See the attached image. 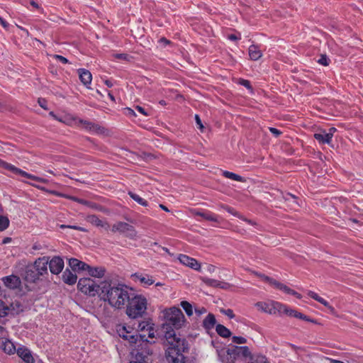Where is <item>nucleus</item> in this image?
Returning a JSON list of instances; mask_svg holds the SVG:
<instances>
[{
  "mask_svg": "<svg viewBox=\"0 0 363 363\" xmlns=\"http://www.w3.org/2000/svg\"><path fill=\"white\" fill-rule=\"evenodd\" d=\"M117 333L121 338L128 341L131 346L137 345L131 352L134 360L130 362H148L149 356L152 354V350L150 349L151 342L145 335L138 334V331H134L132 328L125 325L119 326Z\"/></svg>",
  "mask_w": 363,
  "mask_h": 363,
  "instance_id": "nucleus-1",
  "label": "nucleus"
},
{
  "mask_svg": "<svg viewBox=\"0 0 363 363\" xmlns=\"http://www.w3.org/2000/svg\"><path fill=\"white\" fill-rule=\"evenodd\" d=\"M133 289L124 284H112L110 281H103L100 298L104 301L117 309L123 308Z\"/></svg>",
  "mask_w": 363,
  "mask_h": 363,
  "instance_id": "nucleus-2",
  "label": "nucleus"
},
{
  "mask_svg": "<svg viewBox=\"0 0 363 363\" xmlns=\"http://www.w3.org/2000/svg\"><path fill=\"white\" fill-rule=\"evenodd\" d=\"M167 347L165 350V359L168 363H186V357L183 354L189 350L186 339L175 335L172 331L166 333Z\"/></svg>",
  "mask_w": 363,
  "mask_h": 363,
  "instance_id": "nucleus-3",
  "label": "nucleus"
},
{
  "mask_svg": "<svg viewBox=\"0 0 363 363\" xmlns=\"http://www.w3.org/2000/svg\"><path fill=\"white\" fill-rule=\"evenodd\" d=\"M126 303V314L129 318H141L146 313L147 301L143 295L133 292Z\"/></svg>",
  "mask_w": 363,
  "mask_h": 363,
  "instance_id": "nucleus-4",
  "label": "nucleus"
},
{
  "mask_svg": "<svg viewBox=\"0 0 363 363\" xmlns=\"http://www.w3.org/2000/svg\"><path fill=\"white\" fill-rule=\"evenodd\" d=\"M164 315L165 323L163 324V328L166 327L167 330L165 334L169 331L175 333L174 329L181 328L186 320L181 309L175 306L165 310ZM174 334L176 335V333Z\"/></svg>",
  "mask_w": 363,
  "mask_h": 363,
  "instance_id": "nucleus-5",
  "label": "nucleus"
},
{
  "mask_svg": "<svg viewBox=\"0 0 363 363\" xmlns=\"http://www.w3.org/2000/svg\"><path fill=\"white\" fill-rule=\"evenodd\" d=\"M102 282L99 285L90 278H81L77 283V289L84 294L94 296L101 291Z\"/></svg>",
  "mask_w": 363,
  "mask_h": 363,
  "instance_id": "nucleus-6",
  "label": "nucleus"
},
{
  "mask_svg": "<svg viewBox=\"0 0 363 363\" xmlns=\"http://www.w3.org/2000/svg\"><path fill=\"white\" fill-rule=\"evenodd\" d=\"M49 192L51 193L52 194L56 195L57 196L66 198V199H68L69 200L76 201V202H77L79 203H81L82 205L86 206L89 208H92V209H95V210H96L98 211H101V212H106V208H104L101 205H99V204H98L96 203L91 202V201H87V200H84V199H79V198H77L76 196H69V195H67V194L59 193V192H57L56 191H50Z\"/></svg>",
  "mask_w": 363,
  "mask_h": 363,
  "instance_id": "nucleus-7",
  "label": "nucleus"
},
{
  "mask_svg": "<svg viewBox=\"0 0 363 363\" xmlns=\"http://www.w3.org/2000/svg\"><path fill=\"white\" fill-rule=\"evenodd\" d=\"M113 233L119 232L121 233H128V237L133 238L136 235L135 228L125 222L118 221L113 225L111 228Z\"/></svg>",
  "mask_w": 363,
  "mask_h": 363,
  "instance_id": "nucleus-8",
  "label": "nucleus"
},
{
  "mask_svg": "<svg viewBox=\"0 0 363 363\" xmlns=\"http://www.w3.org/2000/svg\"><path fill=\"white\" fill-rule=\"evenodd\" d=\"M227 353L231 358H233L232 362H234V360L240 356L245 358L251 356V352L247 346H233L227 350Z\"/></svg>",
  "mask_w": 363,
  "mask_h": 363,
  "instance_id": "nucleus-9",
  "label": "nucleus"
},
{
  "mask_svg": "<svg viewBox=\"0 0 363 363\" xmlns=\"http://www.w3.org/2000/svg\"><path fill=\"white\" fill-rule=\"evenodd\" d=\"M50 271L53 274H59L64 268V260L60 256H54L51 259H48Z\"/></svg>",
  "mask_w": 363,
  "mask_h": 363,
  "instance_id": "nucleus-10",
  "label": "nucleus"
},
{
  "mask_svg": "<svg viewBox=\"0 0 363 363\" xmlns=\"http://www.w3.org/2000/svg\"><path fill=\"white\" fill-rule=\"evenodd\" d=\"M49 257H43L38 258L32 265V268L35 269L41 277L47 275L48 272V264Z\"/></svg>",
  "mask_w": 363,
  "mask_h": 363,
  "instance_id": "nucleus-11",
  "label": "nucleus"
},
{
  "mask_svg": "<svg viewBox=\"0 0 363 363\" xmlns=\"http://www.w3.org/2000/svg\"><path fill=\"white\" fill-rule=\"evenodd\" d=\"M16 306H17L16 309L14 308V303H12L10 306H7L3 301L0 300V317H5L10 312L14 314L23 311L19 303L16 302Z\"/></svg>",
  "mask_w": 363,
  "mask_h": 363,
  "instance_id": "nucleus-12",
  "label": "nucleus"
},
{
  "mask_svg": "<svg viewBox=\"0 0 363 363\" xmlns=\"http://www.w3.org/2000/svg\"><path fill=\"white\" fill-rule=\"evenodd\" d=\"M4 285L10 289H16L20 287L21 280L20 277L16 275L6 276L2 278Z\"/></svg>",
  "mask_w": 363,
  "mask_h": 363,
  "instance_id": "nucleus-13",
  "label": "nucleus"
},
{
  "mask_svg": "<svg viewBox=\"0 0 363 363\" xmlns=\"http://www.w3.org/2000/svg\"><path fill=\"white\" fill-rule=\"evenodd\" d=\"M178 259L184 265L189 267L195 270H200L201 264L194 258L190 257L186 255H179Z\"/></svg>",
  "mask_w": 363,
  "mask_h": 363,
  "instance_id": "nucleus-14",
  "label": "nucleus"
},
{
  "mask_svg": "<svg viewBox=\"0 0 363 363\" xmlns=\"http://www.w3.org/2000/svg\"><path fill=\"white\" fill-rule=\"evenodd\" d=\"M40 274L35 271V269L32 268V265H28L26 267L25 272H24V280L30 282V283H35L37 280H39L40 279Z\"/></svg>",
  "mask_w": 363,
  "mask_h": 363,
  "instance_id": "nucleus-15",
  "label": "nucleus"
},
{
  "mask_svg": "<svg viewBox=\"0 0 363 363\" xmlns=\"http://www.w3.org/2000/svg\"><path fill=\"white\" fill-rule=\"evenodd\" d=\"M68 264L74 272L86 271V269L89 267V264L76 258H70Z\"/></svg>",
  "mask_w": 363,
  "mask_h": 363,
  "instance_id": "nucleus-16",
  "label": "nucleus"
},
{
  "mask_svg": "<svg viewBox=\"0 0 363 363\" xmlns=\"http://www.w3.org/2000/svg\"><path fill=\"white\" fill-rule=\"evenodd\" d=\"M86 220L89 223L96 226L104 228L105 230H108L110 227L109 224L103 221L96 215H89L86 218Z\"/></svg>",
  "mask_w": 363,
  "mask_h": 363,
  "instance_id": "nucleus-17",
  "label": "nucleus"
},
{
  "mask_svg": "<svg viewBox=\"0 0 363 363\" xmlns=\"http://www.w3.org/2000/svg\"><path fill=\"white\" fill-rule=\"evenodd\" d=\"M62 279L65 284L73 285L77 282V276L69 269H66L62 273Z\"/></svg>",
  "mask_w": 363,
  "mask_h": 363,
  "instance_id": "nucleus-18",
  "label": "nucleus"
},
{
  "mask_svg": "<svg viewBox=\"0 0 363 363\" xmlns=\"http://www.w3.org/2000/svg\"><path fill=\"white\" fill-rule=\"evenodd\" d=\"M0 348L7 354H13L16 352V347L13 343L6 339H0Z\"/></svg>",
  "mask_w": 363,
  "mask_h": 363,
  "instance_id": "nucleus-19",
  "label": "nucleus"
},
{
  "mask_svg": "<svg viewBox=\"0 0 363 363\" xmlns=\"http://www.w3.org/2000/svg\"><path fill=\"white\" fill-rule=\"evenodd\" d=\"M78 73L79 75L80 81L85 85L88 86L91 84L92 79V75L91 72L85 69H79Z\"/></svg>",
  "mask_w": 363,
  "mask_h": 363,
  "instance_id": "nucleus-20",
  "label": "nucleus"
},
{
  "mask_svg": "<svg viewBox=\"0 0 363 363\" xmlns=\"http://www.w3.org/2000/svg\"><path fill=\"white\" fill-rule=\"evenodd\" d=\"M88 274L93 277L101 278L104 276L106 269L102 267H93L89 265V267L86 269Z\"/></svg>",
  "mask_w": 363,
  "mask_h": 363,
  "instance_id": "nucleus-21",
  "label": "nucleus"
},
{
  "mask_svg": "<svg viewBox=\"0 0 363 363\" xmlns=\"http://www.w3.org/2000/svg\"><path fill=\"white\" fill-rule=\"evenodd\" d=\"M314 138L321 144H330L332 140V133L323 131L314 134Z\"/></svg>",
  "mask_w": 363,
  "mask_h": 363,
  "instance_id": "nucleus-22",
  "label": "nucleus"
},
{
  "mask_svg": "<svg viewBox=\"0 0 363 363\" xmlns=\"http://www.w3.org/2000/svg\"><path fill=\"white\" fill-rule=\"evenodd\" d=\"M216 323V317L213 313H208V315L203 320V327L207 330H211L214 328Z\"/></svg>",
  "mask_w": 363,
  "mask_h": 363,
  "instance_id": "nucleus-23",
  "label": "nucleus"
},
{
  "mask_svg": "<svg viewBox=\"0 0 363 363\" xmlns=\"http://www.w3.org/2000/svg\"><path fill=\"white\" fill-rule=\"evenodd\" d=\"M248 52L250 57L252 60H257L262 55L261 50L255 45H250Z\"/></svg>",
  "mask_w": 363,
  "mask_h": 363,
  "instance_id": "nucleus-24",
  "label": "nucleus"
},
{
  "mask_svg": "<svg viewBox=\"0 0 363 363\" xmlns=\"http://www.w3.org/2000/svg\"><path fill=\"white\" fill-rule=\"evenodd\" d=\"M192 213L195 216H201L206 220H210V221H213V222H217V220H218L216 216L211 213H205V212L199 211L197 210H193Z\"/></svg>",
  "mask_w": 363,
  "mask_h": 363,
  "instance_id": "nucleus-25",
  "label": "nucleus"
},
{
  "mask_svg": "<svg viewBox=\"0 0 363 363\" xmlns=\"http://www.w3.org/2000/svg\"><path fill=\"white\" fill-rule=\"evenodd\" d=\"M136 279H138L142 284L145 285H152L154 284L155 281L152 279V277L149 275H143L141 274L135 273L133 274Z\"/></svg>",
  "mask_w": 363,
  "mask_h": 363,
  "instance_id": "nucleus-26",
  "label": "nucleus"
},
{
  "mask_svg": "<svg viewBox=\"0 0 363 363\" xmlns=\"http://www.w3.org/2000/svg\"><path fill=\"white\" fill-rule=\"evenodd\" d=\"M256 306L260 309L261 311L269 313V314H274V309L272 308V302L270 304H268L264 302H257L256 303Z\"/></svg>",
  "mask_w": 363,
  "mask_h": 363,
  "instance_id": "nucleus-27",
  "label": "nucleus"
},
{
  "mask_svg": "<svg viewBox=\"0 0 363 363\" xmlns=\"http://www.w3.org/2000/svg\"><path fill=\"white\" fill-rule=\"evenodd\" d=\"M216 330L217 333L222 337L227 338L231 335V332L230 330L221 324H218L216 325Z\"/></svg>",
  "mask_w": 363,
  "mask_h": 363,
  "instance_id": "nucleus-28",
  "label": "nucleus"
},
{
  "mask_svg": "<svg viewBox=\"0 0 363 363\" xmlns=\"http://www.w3.org/2000/svg\"><path fill=\"white\" fill-rule=\"evenodd\" d=\"M250 363H269L265 356L262 354H252L249 357Z\"/></svg>",
  "mask_w": 363,
  "mask_h": 363,
  "instance_id": "nucleus-29",
  "label": "nucleus"
},
{
  "mask_svg": "<svg viewBox=\"0 0 363 363\" xmlns=\"http://www.w3.org/2000/svg\"><path fill=\"white\" fill-rule=\"evenodd\" d=\"M223 175L228 179H230L237 182H245V179L243 177L231 172L224 171Z\"/></svg>",
  "mask_w": 363,
  "mask_h": 363,
  "instance_id": "nucleus-30",
  "label": "nucleus"
},
{
  "mask_svg": "<svg viewBox=\"0 0 363 363\" xmlns=\"http://www.w3.org/2000/svg\"><path fill=\"white\" fill-rule=\"evenodd\" d=\"M201 280L206 284L207 286L213 287V288H218L220 281L216 279H210L207 277H201Z\"/></svg>",
  "mask_w": 363,
  "mask_h": 363,
  "instance_id": "nucleus-31",
  "label": "nucleus"
},
{
  "mask_svg": "<svg viewBox=\"0 0 363 363\" xmlns=\"http://www.w3.org/2000/svg\"><path fill=\"white\" fill-rule=\"evenodd\" d=\"M272 308L274 309V314L277 312L284 313L286 310L287 306L277 301H272Z\"/></svg>",
  "mask_w": 363,
  "mask_h": 363,
  "instance_id": "nucleus-32",
  "label": "nucleus"
},
{
  "mask_svg": "<svg viewBox=\"0 0 363 363\" xmlns=\"http://www.w3.org/2000/svg\"><path fill=\"white\" fill-rule=\"evenodd\" d=\"M272 285H273L277 289H279L284 291L286 294H290L292 291V289H290L289 287H288L286 285H285L275 279L273 281Z\"/></svg>",
  "mask_w": 363,
  "mask_h": 363,
  "instance_id": "nucleus-33",
  "label": "nucleus"
},
{
  "mask_svg": "<svg viewBox=\"0 0 363 363\" xmlns=\"http://www.w3.org/2000/svg\"><path fill=\"white\" fill-rule=\"evenodd\" d=\"M272 285H273L277 289H279L284 291L286 294H290L292 291V289H290L289 287H288L286 285H285L275 279L273 281Z\"/></svg>",
  "mask_w": 363,
  "mask_h": 363,
  "instance_id": "nucleus-34",
  "label": "nucleus"
},
{
  "mask_svg": "<svg viewBox=\"0 0 363 363\" xmlns=\"http://www.w3.org/2000/svg\"><path fill=\"white\" fill-rule=\"evenodd\" d=\"M180 306L184 310L188 316L193 315V307L189 302L186 301H182L180 303Z\"/></svg>",
  "mask_w": 363,
  "mask_h": 363,
  "instance_id": "nucleus-35",
  "label": "nucleus"
},
{
  "mask_svg": "<svg viewBox=\"0 0 363 363\" xmlns=\"http://www.w3.org/2000/svg\"><path fill=\"white\" fill-rule=\"evenodd\" d=\"M24 363H35V358L31 351L24 347Z\"/></svg>",
  "mask_w": 363,
  "mask_h": 363,
  "instance_id": "nucleus-36",
  "label": "nucleus"
},
{
  "mask_svg": "<svg viewBox=\"0 0 363 363\" xmlns=\"http://www.w3.org/2000/svg\"><path fill=\"white\" fill-rule=\"evenodd\" d=\"M128 195L130 196V197L131 199H133L135 201H136L139 204H140V205H142L143 206H147V201H145V199H142L138 194H135V193H133L132 191H129L128 192Z\"/></svg>",
  "mask_w": 363,
  "mask_h": 363,
  "instance_id": "nucleus-37",
  "label": "nucleus"
},
{
  "mask_svg": "<svg viewBox=\"0 0 363 363\" xmlns=\"http://www.w3.org/2000/svg\"><path fill=\"white\" fill-rule=\"evenodd\" d=\"M293 317L294 318H299V319H302L303 320H306L307 322H310V323H317V321L316 320H314V319H312L310 317L297 311H295L294 313V315Z\"/></svg>",
  "mask_w": 363,
  "mask_h": 363,
  "instance_id": "nucleus-38",
  "label": "nucleus"
},
{
  "mask_svg": "<svg viewBox=\"0 0 363 363\" xmlns=\"http://www.w3.org/2000/svg\"><path fill=\"white\" fill-rule=\"evenodd\" d=\"M250 272H252V274H255V276L259 277L260 279H262V280H264V281H267L268 282L269 284H270L271 285L272 284L273 281H274V279L264 274H262V273H259L258 272H256V271H252V270H250Z\"/></svg>",
  "mask_w": 363,
  "mask_h": 363,
  "instance_id": "nucleus-39",
  "label": "nucleus"
},
{
  "mask_svg": "<svg viewBox=\"0 0 363 363\" xmlns=\"http://www.w3.org/2000/svg\"><path fill=\"white\" fill-rule=\"evenodd\" d=\"M9 225V220L7 217L0 215V232L6 230Z\"/></svg>",
  "mask_w": 363,
  "mask_h": 363,
  "instance_id": "nucleus-40",
  "label": "nucleus"
},
{
  "mask_svg": "<svg viewBox=\"0 0 363 363\" xmlns=\"http://www.w3.org/2000/svg\"><path fill=\"white\" fill-rule=\"evenodd\" d=\"M24 177L28 178V179H31L33 181L40 182V183H46L48 182L47 179H45L31 175L26 172H24Z\"/></svg>",
  "mask_w": 363,
  "mask_h": 363,
  "instance_id": "nucleus-41",
  "label": "nucleus"
},
{
  "mask_svg": "<svg viewBox=\"0 0 363 363\" xmlns=\"http://www.w3.org/2000/svg\"><path fill=\"white\" fill-rule=\"evenodd\" d=\"M151 324L152 323H150L149 321H142L138 323L137 331L138 332L147 330V329L150 326Z\"/></svg>",
  "mask_w": 363,
  "mask_h": 363,
  "instance_id": "nucleus-42",
  "label": "nucleus"
},
{
  "mask_svg": "<svg viewBox=\"0 0 363 363\" xmlns=\"http://www.w3.org/2000/svg\"><path fill=\"white\" fill-rule=\"evenodd\" d=\"M232 341L233 342L238 345L245 344L247 342V340L241 336H233L232 337Z\"/></svg>",
  "mask_w": 363,
  "mask_h": 363,
  "instance_id": "nucleus-43",
  "label": "nucleus"
},
{
  "mask_svg": "<svg viewBox=\"0 0 363 363\" xmlns=\"http://www.w3.org/2000/svg\"><path fill=\"white\" fill-rule=\"evenodd\" d=\"M330 60L328 58L326 55H321L320 59L318 60V62L323 66H328L329 65Z\"/></svg>",
  "mask_w": 363,
  "mask_h": 363,
  "instance_id": "nucleus-44",
  "label": "nucleus"
},
{
  "mask_svg": "<svg viewBox=\"0 0 363 363\" xmlns=\"http://www.w3.org/2000/svg\"><path fill=\"white\" fill-rule=\"evenodd\" d=\"M114 57L116 59L126 60V61H129L130 58H131V57H130L128 54H125V53L115 54Z\"/></svg>",
  "mask_w": 363,
  "mask_h": 363,
  "instance_id": "nucleus-45",
  "label": "nucleus"
},
{
  "mask_svg": "<svg viewBox=\"0 0 363 363\" xmlns=\"http://www.w3.org/2000/svg\"><path fill=\"white\" fill-rule=\"evenodd\" d=\"M220 312L227 315L230 319L235 317V314L232 309H221Z\"/></svg>",
  "mask_w": 363,
  "mask_h": 363,
  "instance_id": "nucleus-46",
  "label": "nucleus"
},
{
  "mask_svg": "<svg viewBox=\"0 0 363 363\" xmlns=\"http://www.w3.org/2000/svg\"><path fill=\"white\" fill-rule=\"evenodd\" d=\"M241 85L244 86L245 87H246L247 89H252V87L250 84V81L247 80V79H240V82H239Z\"/></svg>",
  "mask_w": 363,
  "mask_h": 363,
  "instance_id": "nucleus-47",
  "label": "nucleus"
},
{
  "mask_svg": "<svg viewBox=\"0 0 363 363\" xmlns=\"http://www.w3.org/2000/svg\"><path fill=\"white\" fill-rule=\"evenodd\" d=\"M308 295L313 298L314 300L317 301L318 302H319V300H320L322 298V297H320V296H318L316 293H315L314 291H309L308 292Z\"/></svg>",
  "mask_w": 363,
  "mask_h": 363,
  "instance_id": "nucleus-48",
  "label": "nucleus"
},
{
  "mask_svg": "<svg viewBox=\"0 0 363 363\" xmlns=\"http://www.w3.org/2000/svg\"><path fill=\"white\" fill-rule=\"evenodd\" d=\"M9 171H11V172H13L15 174L23 175V170H21V169H18V168L14 167L12 164H11L10 167H9Z\"/></svg>",
  "mask_w": 363,
  "mask_h": 363,
  "instance_id": "nucleus-49",
  "label": "nucleus"
},
{
  "mask_svg": "<svg viewBox=\"0 0 363 363\" xmlns=\"http://www.w3.org/2000/svg\"><path fill=\"white\" fill-rule=\"evenodd\" d=\"M195 120H196V125H198V128L201 130H203V128H204V126L201 122V120L199 117V115L196 114L195 115Z\"/></svg>",
  "mask_w": 363,
  "mask_h": 363,
  "instance_id": "nucleus-50",
  "label": "nucleus"
},
{
  "mask_svg": "<svg viewBox=\"0 0 363 363\" xmlns=\"http://www.w3.org/2000/svg\"><path fill=\"white\" fill-rule=\"evenodd\" d=\"M65 228L75 229V230H78L83 231V232L86 231L84 228H83L82 227L76 226V225H60V228Z\"/></svg>",
  "mask_w": 363,
  "mask_h": 363,
  "instance_id": "nucleus-51",
  "label": "nucleus"
},
{
  "mask_svg": "<svg viewBox=\"0 0 363 363\" xmlns=\"http://www.w3.org/2000/svg\"><path fill=\"white\" fill-rule=\"evenodd\" d=\"M54 58H55L56 60H59L60 62H61L63 64L69 63V60L66 57H63L62 55H54Z\"/></svg>",
  "mask_w": 363,
  "mask_h": 363,
  "instance_id": "nucleus-52",
  "label": "nucleus"
},
{
  "mask_svg": "<svg viewBox=\"0 0 363 363\" xmlns=\"http://www.w3.org/2000/svg\"><path fill=\"white\" fill-rule=\"evenodd\" d=\"M207 312V310L204 307L201 308H195V313L196 315L200 316L201 315L206 313Z\"/></svg>",
  "mask_w": 363,
  "mask_h": 363,
  "instance_id": "nucleus-53",
  "label": "nucleus"
},
{
  "mask_svg": "<svg viewBox=\"0 0 363 363\" xmlns=\"http://www.w3.org/2000/svg\"><path fill=\"white\" fill-rule=\"evenodd\" d=\"M269 130L276 138H278L281 134V132L275 128L270 127Z\"/></svg>",
  "mask_w": 363,
  "mask_h": 363,
  "instance_id": "nucleus-54",
  "label": "nucleus"
},
{
  "mask_svg": "<svg viewBox=\"0 0 363 363\" xmlns=\"http://www.w3.org/2000/svg\"><path fill=\"white\" fill-rule=\"evenodd\" d=\"M41 248H42V246H41L40 244L35 243V244L32 246L31 249L28 250V252H29V253H30V254H33H33H34L33 250H40Z\"/></svg>",
  "mask_w": 363,
  "mask_h": 363,
  "instance_id": "nucleus-55",
  "label": "nucleus"
},
{
  "mask_svg": "<svg viewBox=\"0 0 363 363\" xmlns=\"http://www.w3.org/2000/svg\"><path fill=\"white\" fill-rule=\"evenodd\" d=\"M38 104L45 110H48L47 101L45 99H38Z\"/></svg>",
  "mask_w": 363,
  "mask_h": 363,
  "instance_id": "nucleus-56",
  "label": "nucleus"
},
{
  "mask_svg": "<svg viewBox=\"0 0 363 363\" xmlns=\"http://www.w3.org/2000/svg\"><path fill=\"white\" fill-rule=\"evenodd\" d=\"M147 331L148 332V337L153 338L155 337L154 328H153V324L152 323L147 329Z\"/></svg>",
  "mask_w": 363,
  "mask_h": 363,
  "instance_id": "nucleus-57",
  "label": "nucleus"
},
{
  "mask_svg": "<svg viewBox=\"0 0 363 363\" xmlns=\"http://www.w3.org/2000/svg\"><path fill=\"white\" fill-rule=\"evenodd\" d=\"M84 128L86 129V130H91L92 131L93 129L94 128V124L91 123V122H87V121H85L84 123Z\"/></svg>",
  "mask_w": 363,
  "mask_h": 363,
  "instance_id": "nucleus-58",
  "label": "nucleus"
},
{
  "mask_svg": "<svg viewBox=\"0 0 363 363\" xmlns=\"http://www.w3.org/2000/svg\"><path fill=\"white\" fill-rule=\"evenodd\" d=\"M230 284L229 283L225 282V281H220V285L218 286V288L225 289V290L230 289Z\"/></svg>",
  "mask_w": 363,
  "mask_h": 363,
  "instance_id": "nucleus-59",
  "label": "nucleus"
},
{
  "mask_svg": "<svg viewBox=\"0 0 363 363\" xmlns=\"http://www.w3.org/2000/svg\"><path fill=\"white\" fill-rule=\"evenodd\" d=\"M103 130L104 128L99 126V125L94 124V128L92 131L96 133H104Z\"/></svg>",
  "mask_w": 363,
  "mask_h": 363,
  "instance_id": "nucleus-60",
  "label": "nucleus"
},
{
  "mask_svg": "<svg viewBox=\"0 0 363 363\" xmlns=\"http://www.w3.org/2000/svg\"><path fill=\"white\" fill-rule=\"evenodd\" d=\"M206 270L208 273H213L216 270V267L213 264H207Z\"/></svg>",
  "mask_w": 363,
  "mask_h": 363,
  "instance_id": "nucleus-61",
  "label": "nucleus"
},
{
  "mask_svg": "<svg viewBox=\"0 0 363 363\" xmlns=\"http://www.w3.org/2000/svg\"><path fill=\"white\" fill-rule=\"evenodd\" d=\"M296 310H294V309H291V308H289L288 306L286 308V310L285 311V314H286L287 315L289 316H291V317H293L294 315V313L295 312Z\"/></svg>",
  "mask_w": 363,
  "mask_h": 363,
  "instance_id": "nucleus-62",
  "label": "nucleus"
},
{
  "mask_svg": "<svg viewBox=\"0 0 363 363\" xmlns=\"http://www.w3.org/2000/svg\"><path fill=\"white\" fill-rule=\"evenodd\" d=\"M10 165H11L10 164H9V163H7V162L0 160V167H4L6 169L9 170Z\"/></svg>",
  "mask_w": 363,
  "mask_h": 363,
  "instance_id": "nucleus-63",
  "label": "nucleus"
},
{
  "mask_svg": "<svg viewBox=\"0 0 363 363\" xmlns=\"http://www.w3.org/2000/svg\"><path fill=\"white\" fill-rule=\"evenodd\" d=\"M159 42L163 43L164 45L171 44V41L164 37L161 38Z\"/></svg>",
  "mask_w": 363,
  "mask_h": 363,
  "instance_id": "nucleus-64",
  "label": "nucleus"
}]
</instances>
